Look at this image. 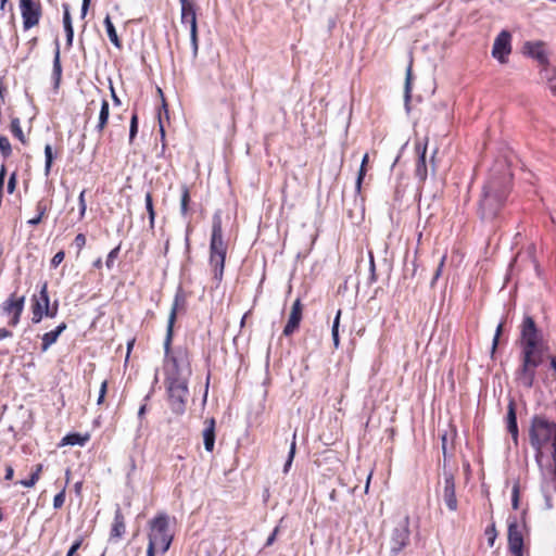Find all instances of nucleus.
Segmentation results:
<instances>
[{
    "label": "nucleus",
    "instance_id": "1",
    "mask_svg": "<svg viewBox=\"0 0 556 556\" xmlns=\"http://www.w3.org/2000/svg\"><path fill=\"white\" fill-rule=\"evenodd\" d=\"M166 389L173 413H185L189 396L188 381L191 376V366L188 352L177 349L165 354Z\"/></svg>",
    "mask_w": 556,
    "mask_h": 556
},
{
    "label": "nucleus",
    "instance_id": "2",
    "mask_svg": "<svg viewBox=\"0 0 556 556\" xmlns=\"http://www.w3.org/2000/svg\"><path fill=\"white\" fill-rule=\"evenodd\" d=\"M509 193V177H492L484 186L479 203V214L483 220H492L504 205Z\"/></svg>",
    "mask_w": 556,
    "mask_h": 556
},
{
    "label": "nucleus",
    "instance_id": "3",
    "mask_svg": "<svg viewBox=\"0 0 556 556\" xmlns=\"http://www.w3.org/2000/svg\"><path fill=\"white\" fill-rule=\"evenodd\" d=\"M227 253V244L223 238L222 217L218 213L213 216L212 236L210 242V265L214 278L217 281L223 279L224 266Z\"/></svg>",
    "mask_w": 556,
    "mask_h": 556
},
{
    "label": "nucleus",
    "instance_id": "4",
    "mask_svg": "<svg viewBox=\"0 0 556 556\" xmlns=\"http://www.w3.org/2000/svg\"><path fill=\"white\" fill-rule=\"evenodd\" d=\"M531 446L535 450L536 463L541 464L542 447L556 441V424L544 416L535 415L531 420L529 432Z\"/></svg>",
    "mask_w": 556,
    "mask_h": 556
},
{
    "label": "nucleus",
    "instance_id": "5",
    "mask_svg": "<svg viewBox=\"0 0 556 556\" xmlns=\"http://www.w3.org/2000/svg\"><path fill=\"white\" fill-rule=\"evenodd\" d=\"M543 355L540 354H520V366L516 370L515 380L521 388L530 390L535 380L536 368L542 364Z\"/></svg>",
    "mask_w": 556,
    "mask_h": 556
},
{
    "label": "nucleus",
    "instance_id": "6",
    "mask_svg": "<svg viewBox=\"0 0 556 556\" xmlns=\"http://www.w3.org/2000/svg\"><path fill=\"white\" fill-rule=\"evenodd\" d=\"M521 353L543 355V342L541 333L531 316L523 318L520 330Z\"/></svg>",
    "mask_w": 556,
    "mask_h": 556
},
{
    "label": "nucleus",
    "instance_id": "7",
    "mask_svg": "<svg viewBox=\"0 0 556 556\" xmlns=\"http://www.w3.org/2000/svg\"><path fill=\"white\" fill-rule=\"evenodd\" d=\"M409 517L402 518L390 534V555L397 556L409 543Z\"/></svg>",
    "mask_w": 556,
    "mask_h": 556
},
{
    "label": "nucleus",
    "instance_id": "8",
    "mask_svg": "<svg viewBox=\"0 0 556 556\" xmlns=\"http://www.w3.org/2000/svg\"><path fill=\"white\" fill-rule=\"evenodd\" d=\"M25 296H16L15 293L11 294L0 306L4 315L10 316L8 325L16 327L20 323L21 315L24 311Z\"/></svg>",
    "mask_w": 556,
    "mask_h": 556
},
{
    "label": "nucleus",
    "instance_id": "9",
    "mask_svg": "<svg viewBox=\"0 0 556 556\" xmlns=\"http://www.w3.org/2000/svg\"><path fill=\"white\" fill-rule=\"evenodd\" d=\"M185 304H186V298L181 291H178L175 294L172 309H170V313L168 316V321H167L166 337L164 340V351H165L166 355H168V353L170 351V344H172V340H173V329H174V324L177 318V313H178V311L184 309Z\"/></svg>",
    "mask_w": 556,
    "mask_h": 556
},
{
    "label": "nucleus",
    "instance_id": "10",
    "mask_svg": "<svg viewBox=\"0 0 556 556\" xmlns=\"http://www.w3.org/2000/svg\"><path fill=\"white\" fill-rule=\"evenodd\" d=\"M20 10L24 30H28L39 23L42 14L40 2H20Z\"/></svg>",
    "mask_w": 556,
    "mask_h": 556
},
{
    "label": "nucleus",
    "instance_id": "11",
    "mask_svg": "<svg viewBox=\"0 0 556 556\" xmlns=\"http://www.w3.org/2000/svg\"><path fill=\"white\" fill-rule=\"evenodd\" d=\"M511 35L507 30H502L494 40L492 56L501 63L506 62V58L511 51Z\"/></svg>",
    "mask_w": 556,
    "mask_h": 556
},
{
    "label": "nucleus",
    "instance_id": "12",
    "mask_svg": "<svg viewBox=\"0 0 556 556\" xmlns=\"http://www.w3.org/2000/svg\"><path fill=\"white\" fill-rule=\"evenodd\" d=\"M50 304V299L48 294V283L43 282L38 296H34L33 299V306H31V321L34 324H38L42 320L45 311Z\"/></svg>",
    "mask_w": 556,
    "mask_h": 556
},
{
    "label": "nucleus",
    "instance_id": "13",
    "mask_svg": "<svg viewBox=\"0 0 556 556\" xmlns=\"http://www.w3.org/2000/svg\"><path fill=\"white\" fill-rule=\"evenodd\" d=\"M508 548L510 553L522 552L523 536L516 517L508 518Z\"/></svg>",
    "mask_w": 556,
    "mask_h": 556
},
{
    "label": "nucleus",
    "instance_id": "14",
    "mask_svg": "<svg viewBox=\"0 0 556 556\" xmlns=\"http://www.w3.org/2000/svg\"><path fill=\"white\" fill-rule=\"evenodd\" d=\"M441 498L451 511L457 510L458 502L455 493V479L451 472H444V485Z\"/></svg>",
    "mask_w": 556,
    "mask_h": 556
},
{
    "label": "nucleus",
    "instance_id": "15",
    "mask_svg": "<svg viewBox=\"0 0 556 556\" xmlns=\"http://www.w3.org/2000/svg\"><path fill=\"white\" fill-rule=\"evenodd\" d=\"M523 53L536 60L540 64H547L548 58L542 41H527L523 45Z\"/></svg>",
    "mask_w": 556,
    "mask_h": 556
},
{
    "label": "nucleus",
    "instance_id": "16",
    "mask_svg": "<svg viewBox=\"0 0 556 556\" xmlns=\"http://www.w3.org/2000/svg\"><path fill=\"white\" fill-rule=\"evenodd\" d=\"M302 319V304L300 299H296L291 308V313L288 319L287 325L283 328V334L289 337L291 336L300 325V321Z\"/></svg>",
    "mask_w": 556,
    "mask_h": 556
},
{
    "label": "nucleus",
    "instance_id": "17",
    "mask_svg": "<svg viewBox=\"0 0 556 556\" xmlns=\"http://www.w3.org/2000/svg\"><path fill=\"white\" fill-rule=\"evenodd\" d=\"M181 24L189 25L190 30L198 29L195 2H181Z\"/></svg>",
    "mask_w": 556,
    "mask_h": 556
},
{
    "label": "nucleus",
    "instance_id": "18",
    "mask_svg": "<svg viewBox=\"0 0 556 556\" xmlns=\"http://www.w3.org/2000/svg\"><path fill=\"white\" fill-rule=\"evenodd\" d=\"M172 535L169 533H150L149 544L155 548H160L161 552L165 553L170 546Z\"/></svg>",
    "mask_w": 556,
    "mask_h": 556
},
{
    "label": "nucleus",
    "instance_id": "19",
    "mask_svg": "<svg viewBox=\"0 0 556 556\" xmlns=\"http://www.w3.org/2000/svg\"><path fill=\"white\" fill-rule=\"evenodd\" d=\"M205 428L203 430V443L204 448L207 452H212L215 445V419L210 418L205 420Z\"/></svg>",
    "mask_w": 556,
    "mask_h": 556
},
{
    "label": "nucleus",
    "instance_id": "20",
    "mask_svg": "<svg viewBox=\"0 0 556 556\" xmlns=\"http://www.w3.org/2000/svg\"><path fill=\"white\" fill-rule=\"evenodd\" d=\"M66 329V324L62 323L60 324L54 330H51L49 332H46L42 336V343H41V351L46 352L49 350V348L55 343L60 337V334Z\"/></svg>",
    "mask_w": 556,
    "mask_h": 556
},
{
    "label": "nucleus",
    "instance_id": "21",
    "mask_svg": "<svg viewBox=\"0 0 556 556\" xmlns=\"http://www.w3.org/2000/svg\"><path fill=\"white\" fill-rule=\"evenodd\" d=\"M125 521L121 508L117 506L115 510L114 521L111 529V538L121 539L125 533Z\"/></svg>",
    "mask_w": 556,
    "mask_h": 556
},
{
    "label": "nucleus",
    "instance_id": "22",
    "mask_svg": "<svg viewBox=\"0 0 556 556\" xmlns=\"http://www.w3.org/2000/svg\"><path fill=\"white\" fill-rule=\"evenodd\" d=\"M418 151V162L416 165V176L420 180H425L427 178V165H426V152H427V143H425L422 147L420 144L417 146Z\"/></svg>",
    "mask_w": 556,
    "mask_h": 556
},
{
    "label": "nucleus",
    "instance_id": "23",
    "mask_svg": "<svg viewBox=\"0 0 556 556\" xmlns=\"http://www.w3.org/2000/svg\"><path fill=\"white\" fill-rule=\"evenodd\" d=\"M63 26L66 34V45L72 47L74 38V29L72 25L71 8L68 4L63 5Z\"/></svg>",
    "mask_w": 556,
    "mask_h": 556
},
{
    "label": "nucleus",
    "instance_id": "24",
    "mask_svg": "<svg viewBox=\"0 0 556 556\" xmlns=\"http://www.w3.org/2000/svg\"><path fill=\"white\" fill-rule=\"evenodd\" d=\"M507 430L511 434L514 442H518V425L514 403H509L507 412Z\"/></svg>",
    "mask_w": 556,
    "mask_h": 556
},
{
    "label": "nucleus",
    "instance_id": "25",
    "mask_svg": "<svg viewBox=\"0 0 556 556\" xmlns=\"http://www.w3.org/2000/svg\"><path fill=\"white\" fill-rule=\"evenodd\" d=\"M150 533H168V518L166 515H159L152 520Z\"/></svg>",
    "mask_w": 556,
    "mask_h": 556
},
{
    "label": "nucleus",
    "instance_id": "26",
    "mask_svg": "<svg viewBox=\"0 0 556 556\" xmlns=\"http://www.w3.org/2000/svg\"><path fill=\"white\" fill-rule=\"evenodd\" d=\"M109 115H110L109 102H108V100L104 99V100H102V103H101L99 121L96 126L97 131H99V132L103 131V129L105 128V126L108 124Z\"/></svg>",
    "mask_w": 556,
    "mask_h": 556
},
{
    "label": "nucleus",
    "instance_id": "27",
    "mask_svg": "<svg viewBox=\"0 0 556 556\" xmlns=\"http://www.w3.org/2000/svg\"><path fill=\"white\" fill-rule=\"evenodd\" d=\"M104 26H105V29H106V34H108V37L110 39V41L116 47V48H121L122 47V43H121V40L117 36V33H116V29L112 23V20H111V16L109 14H106L105 18H104Z\"/></svg>",
    "mask_w": 556,
    "mask_h": 556
},
{
    "label": "nucleus",
    "instance_id": "28",
    "mask_svg": "<svg viewBox=\"0 0 556 556\" xmlns=\"http://www.w3.org/2000/svg\"><path fill=\"white\" fill-rule=\"evenodd\" d=\"M89 440V434L81 435L79 433H70L62 440V445H79L84 446Z\"/></svg>",
    "mask_w": 556,
    "mask_h": 556
},
{
    "label": "nucleus",
    "instance_id": "29",
    "mask_svg": "<svg viewBox=\"0 0 556 556\" xmlns=\"http://www.w3.org/2000/svg\"><path fill=\"white\" fill-rule=\"evenodd\" d=\"M36 210L38 213H36V216L27 222L30 226H37L41 223L43 216L46 215L48 211V206L43 200H40L37 202Z\"/></svg>",
    "mask_w": 556,
    "mask_h": 556
},
{
    "label": "nucleus",
    "instance_id": "30",
    "mask_svg": "<svg viewBox=\"0 0 556 556\" xmlns=\"http://www.w3.org/2000/svg\"><path fill=\"white\" fill-rule=\"evenodd\" d=\"M368 160H369V156L366 153L362 159L361 167H359L356 182H355V191L357 194H359L361 190H362V184H363L364 177L366 175V165L368 163Z\"/></svg>",
    "mask_w": 556,
    "mask_h": 556
},
{
    "label": "nucleus",
    "instance_id": "31",
    "mask_svg": "<svg viewBox=\"0 0 556 556\" xmlns=\"http://www.w3.org/2000/svg\"><path fill=\"white\" fill-rule=\"evenodd\" d=\"M52 75L55 79V85H58L60 81L61 75H62V66H61V61H60V47H59L58 42H56V48H55L54 58H53Z\"/></svg>",
    "mask_w": 556,
    "mask_h": 556
},
{
    "label": "nucleus",
    "instance_id": "32",
    "mask_svg": "<svg viewBox=\"0 0 556 556\" xmlns=\"http://www.w3.org/2000/svg\"><path fill=\"white\" fill-rule=\"evenodd\" d=\"M340 317H341V309H339L337 312L336 317L333 319L332 328H331V337H332L333 345L336 349H338L340 345V337H339Z\"/></svg>",
    "mask_w": 556,
    "mask_h": 556
},
{
    "label": "nucleus",
    "instance_id": "33",
    "mask_svg": "<svg viewBox=\"0 0 556 556\" xmlns=\"http://www.w3.org/2000/svg\"><path fill=\"white\" fill-rule=\"evenodd\" d=\"M41 471H42V465H41V464H39V465H37V466H36L35 470H34V472L30 475V477H29L28 479H26V480H21V481H20V483H21L23 486H25V488H31V486H34V485L38 482V480H39V478H40V473H41Z\"/></svg>",
    "mask_w": 556,
    "mask_h": 556
},
{
    "label": "nucleus",
    "instance_id": "34",
    "mask_svg": "<svg viewBox=\"0 0 556 556\" xmlns=\"http://www.w3.org/2000/svg\"><path fill=\"white\" fill-rule=\"evenodd\" d=\"M190 202V193L189 189L186 186H182L181 188V199H180V213L182 216H186L188 214V205Z\"/></svg>",
    "mask_w": 556,
    "mask_h": 556
},
{
    "label": "nucleus",
    "instance_id": "35",
    "mask_svg": "<svg viewBox=\"0 0 556 556\" xmlns=\"http://www.w3.org/2000/svg\"><path fill=\"white\" fill-rule=\"evenodd\" d=\"M144 201H146V208L149 214L150 227L153 228L154 219H155V212H154V207H153L152 195L150 192H147Z\"/></svg>",
    "mask_w": 556,
    "mask_h": 556
},
{
    "label": "nucleus",
    "instance_id": "36",
    "mask_svg": "<svg viewBox=\"0 0 556 556\" xmlns=\"http://www.w3.org/2000/svg\"><path fill=\"white\" fill-rule=\"evenodd\" d=\"M295 438H296V434L294 433L293 434V440L290 444V450H289V454H288V458L285 463V466H283V473H288L291 465H292V462H293V458H294V455H295V448H296V443H295Z\"/></svg>",
    "mask_w": 556,
    "mask_h": 556
},
{
    "label": "nucleus",
    "instance_id": "37",
    "mask_svg": "<svg viewBox=\"0 0 556 556\" xmlns=\"http://www.w3.org/2000/svg\"><path fill=\"white\" fill-rule=\"evenodd\" d=\"M11 131L21 142L25 143V137L21 128L20 119L13 118L11 122Z\"/></svg>",
    "mask_w": 556,
    "mask_h": 556
},
{
    "label": "nucleus",
    "instance_id": "38",
    "mask_svg": "<svg viewBox=\"0 0 556 556\" xmlns=\"http://www.w3.org/2000/svg\"><path fill=\"white\" fill-rule=\"evenodd\" d=\"M45 157H46L45 172H46V175H49L51 165H52V161H53V152H52V147L50 144H46V147H45Z\"/></svg>",
    "mask_w": 556,
    "mask_h": 556
},
{
    "label": "nucleus",
    "instance_id": "39",
    "mask_svg": "<svg viewBox=\"0 0 556 556\" xmlns=\"http://www.w3.org/2000/svg\"><path fill=\"white\" fill-rule=\"evenodd\" d=\"M0 151L4 157L10 156L12 152L11 143L4 136H0Z\"/></svg>",
    "mask_w": 556,
    "mask_h": 556
},
{
    "label": "nucleus",
    "instance_id": "40",
    "mask_svg": "<svg viewBox=\"0 0 556 556\" xmlns=\"http://www.w3.org/2000/svg\"><path fill=\"white\" fill-rule=\"evenodd\" d=\"M138 132V117L137 114H132L130 118V127H129V141L132 142L134 138Z\"/></svg>",
    "mask_w": 556,
    "mask_h": 556
},
{
    "label": "nucleus",
    "instance_id": "41",
    "mask_svg": "<svg viewBox=\"0 0 556 556\" xmlns=\"http://www.w3.org/2000/svg\"><path fill=\"white\" fill-rule=\"evenodd\" d=\"M410 81H412V67L408 66L406 71V79H405V101L406 103L410 99Z\"/></svg>",
    "mask_w": 556,
    "mask_h": 556
},
{
    "label": "nucleus",
    "instance_id": "42",
    "mask_svg": "<svg viewBox=\"0 0 556 556\" xmlns=\"http://www.w3.org/2000/svg\"><path fill=\"white\" fill-rule=\"evenodd\" d=\"M485 535L488 538V543H489V546H493L494 545V542H495V539H496V529H495V525H491L489 526L486 529H485Z\"/></svg>",
    "mask_w": 556,
    "mask_h": 556
},
{
    "label": "nucleus",
    "instance_id": "43",
    "mask_svg": "<svg viewBox=\"0 0 556 556\" xmlns=\"http://www.w3.org/2000/svg\"><path fill=\"white\" fill-rule=\"evenodd\" d=\"M118 253H119V245L114 248L113 250H111L110 253L108 254L105 264L109 269H111L113 267L114 261L118 256Z\"/></svg>",
    "mask_w": 556,
    "mask_h": 556
},
{
    "label": "nucleus",
    "instance_id": "44",
    "mask_svg": "<svg viewBox=\"0 0 556 556\" xmlns=\"http://www.w3.org/2000/svg\"><path fill=\"white\" fill-rule=\"evenodd\" d=\"M511 505L514 509L519 507V484L515 483L511 492Z\"/></svg>",
    "mask_w": 556,
    "mask_h": 556
},
{
    "label": "nucleus",
    "instance_id": "45",
    "mask_svg": "<svg viewBox=\"0 0 556 556\" xmlns=\"http://www.w3.org/2000/svg\"><path fill=\"white\" fill-rule=\"evenodd\" d=\"M64 502H65V491L62 490L61 492H59L54 496V498H53V507L55 509H59V508H61L63 506Z\"/></svg>",
    "mask_w": 556,
    "mask_h": 556
},
{
    "label": "nucleus",
    "instance_id": "46",
    "mask_svg": "<svg viewBox=\"0 0 556 556\" xmlns=\"http://www.w3.org/2000/svg\"><path fill=\"white\" fill-rule=\"evenodd\" d=\"M85 193L86 191L83 190L78 197V202H79V217L83 218L85 216V213H86V208H87V205H86V201H85Z\"/></svg>",
    "mask_w": 556,
    "mask_h": 556
},
{
    "label": "nucleus",
    "instance_id": "47",
    "mask_svg": "<svg viewBox=\"0 0 556 556\" xmlns=\"http://www.w3.org/2000/svg\"><path fill=\"white\" fill-rule=\"evenodd\" d=\"M65 253L63 251H59L54 254V256L51 260V266L53 268H56L64 260Z\"/></svg>",
    "mask_w": 556,
    "mask_h": 556
},
{
    "label": "nucleus",
    "instance_id": "48",
    "mask_svg": "<svg viewBox=\"0 0 556 556\" xmlns=\"http://www.w3.org/2000/svg\"><path fill=\"white\" fill-rule=\"evenodd\" d=\"M503 331V323H500L497 328H496V331H495V334H494V338H493V342H492V353L495 352L496 348H497V344H498V339H500V336Z\"/></svg>",
    "mask_w": 556,
    "mask_h": 556
},
{
    "label": "nucleus",
    "instance_id": "49",
    "mask_svg": "<svg viewBox=\"0 0 556 556\" xmlns=\"http://www.w3.org/2000/svg\"><path fill=\"white\" fill-rule=\"evenodd\" d=\"M190 40H191L193 54L197 55L198 48H199V46H198V29L190 30Z\"/></svg>",
    "mask_w": 556,
    "mask_h": 556
},
{
    "label": "nucleus",
    "instance_id": "50",
    "mask_svg": "<svg viewBox=\"0 0 556 556\" xmlns=\"http://www.w3.org/2000/svg\"><path fill=\"white\" fill-rule=\"evenodd\" d=\"M279 533V527L277 526L271 534L267 538L266 540V543H265V546L268 547V546H271L274 544V542L276 541V538H277V534Z\"/></svg>",
    "mask_w": 556,
    "mask_h": 556
},
{
    "label": "nucleus",
    "instance_id": "51",
    "mask_svg": "<svg viewBox=\"0 0 556 556\" xmlns=\"http://www.w3.org/2000/svg\"><path fill=\"white\" fill-rule=\"evenodd\" d=\"M106 389H108V382H106V380H104L101 383V388H100V392H99V397H98V401H97L98 404H101L104 401V396L106 394Z\"/></svg>",
    "mask_w": 556,
    "mask_h": 556
},
{
    "label": "nucleus",
    "instance_id": "52",
    "mask_svg": "<svg viewBox=\"0 0 556 556\" xmlns=\"http://www.w3.org/2000/svg\"><path fill=\"white\" fill-rule=\"evenodd\" d=\"M75 245L80 250L86 244V237L83 233H78L74 240Z\"/></svg>",
    "mask_w": 556,
    "mask_h": 556
},
{
    "label": "nucleus",
    "instance_id": "53",
    "mask_svg": "<svg viewBox=\"0 0 556 556\" xmlns=\"http://www.w3.org/2000/svg\"><path fill=\"white\" fill-rule=\"evenodd\" d=\"M445 258H446V256H445V255H444V256H442L441 262H440V264H439V266H438V268H437V270H435V273H434V276H433V280H432V282H434L435 280H438V278L440 277V275H441V273H442V268H443V266H444Z\"/></svg>",
    "mask_w": 556,
    "mask_h": 556
},
{
    "label": "nucleus",
    "instance_id": "54",
    "mask_svg": "<svg viewBox=\"0 0 556 556\" xmlns=\"http://www.w3.org/2000/svg\"><path fill=\"white\" fill-rule=\"evenodd\" d=\"M81 545V541L80 540H77L73 543V545L71 546V548L68 549L67 552V556H74V554L78 551V548L80 547Z\"/></svg>",
    "mask_w": 556,
    "mask_h": 556
},
{
    "label": "nucleus",
    "instance_id": "55",
    "mask_svg": "<svg viewBox=\"0 0 556 556\" xmlns=\"http://www.w3.org/2000/svg\"><path fill=\"white\" fill-rule=\"evenodd\" d=\"M56 313H58V307L54 306L52 308H50V305L47 307V309L45 311V315L43 316H47V317H55L56 316Z\"/></svg>",
    "mask_w": 556,
    "mask_h": 556
},
{
    "label": "nucleus",
    "instance_id": "56",
    "mask_svg": "<svg viewBox=\"0 0 556 556\" xmlns=\"http://www.w3.org/2000/svg\"><path fill=\"white\" fill-rule=\"evenodd\" d=\"M548 86L551 91L556 94V72L555 75L551 78H548Z\"/></svg>",
    "mask_w": 556,
    "mask_h": 556
},
{
    "label": "nucleus",
    "instance_id": "57",
    "mask_svg": "<svg viewBox=\"0 0 556 556\" xmlns=\"http://www.w3.org/2000/svg\"><path fill=\"white\" fill-rule=\"evenodd\" d=\"M12 336H13L12 331H10L5 328H0V341L3 339H7V338H11Z\"/></svg>",
    "mask_w": 556,
    "mask_h": 556
},
{
    "label": "nucleus",
    "instance_id": "58",
    "mask_svg": "<svg viewBox=\"0 0 556 556\" xmlns=\"http://www.w3.org/2000/svg\"><path fill=\"white\" fill-rule=\"evenodd\" d=\"M15 188V175L13 174L8 181V191L12 193Z\"/></svg>",
    "mask_w": 556,
    "mask_h": 556
},
{
    "label": "nucleus",
    "instance_id": "59",
    "mask_svg": "<svg viewBox=\"0 0 556 556\" xmlns=\"http://www.w3.org/2000/svg\"><path fill=\"white\" fill-rule=\"evenodd\" d=\"M147 413V404H142L140 407H139V410H138V418L140 420V422L142 421L144 415Z\"/></svg>",
    "mask_w": 556,
    "mask_h": 556
},
{
    "label": "nucleus",
    "instance_id": "60",
    "mask_svg": "<svg viewBox=\"0 0 556 556\" xmlns=\"http://www.w3.org/2000/svg\"><path fill=\"white\" fill-rule=\"evenodd\" d=\"M90 2H81L80 17L84 18L88 12Z\"/></svg>",
    "mask_w": 556,
    "mask_h": 556
},
{
    "label": "nucleus",
    "instance_id": "61",
    "mask_svg": "<svg viewBox=\"0 0 556 556\" xmlns=\"http://www.w3.org/2000/svg\"><path fill=\"white\" fill-rule=\"evenodd\" d=\"M13 475H14V470H13L12 466H7L4 479L11 480L13 478Z\"/></svg>",
    "mask_w": 556,
    "mask_h": 556
},
{
    "label": "nucleus",
    "instance_id": "62",
    "mask_svg": "<svg viewBox=\"0 0 556 556\" xmlns=\"http://www.w3.org/2000/svg\"><path fill=\"white\" fill-rule=\"evenodd\" d=\"M534 252H535V247L534 245H530L529 249H528V256H529V258L531 260L532 263H535ZM534 265L536 266V264H534Z\"/></svg>",
    "mask_w": 556,
    "mask_h": 556
},
{
    "label": "nucleus",
    "instance_id": "63",
    "mask_svg": "<svg viewBox=\"0 0 556 556\" xmlns=\"http://www.w3.org/2000/svg\"><path fill=\"white\" fill-rule=\"evenodd\" d=\"M370 271H371V281H375L376 280V275H375V262H374V256L370 254Z\"/></svg>",
    "mask_w": 556,
    "mask_h": 556
},
{
    "label": "nucleus",
    "instance_id": "64",
    "mask_svg": "<svg viewBox=\"0 0 556 556\" xmlns=\"http://www.w3.org/2000/svg\"><path fill=\"white\" fill-rule=\"evenodd\" d=\"M111 93H112V99H113L114 104L119 105L121 104V100L117 97V94L115 93V90H114L113 86H111Z\"/></svg>",
    "mask_w": 556,
    "mask_h": 556
}]
</instances>
